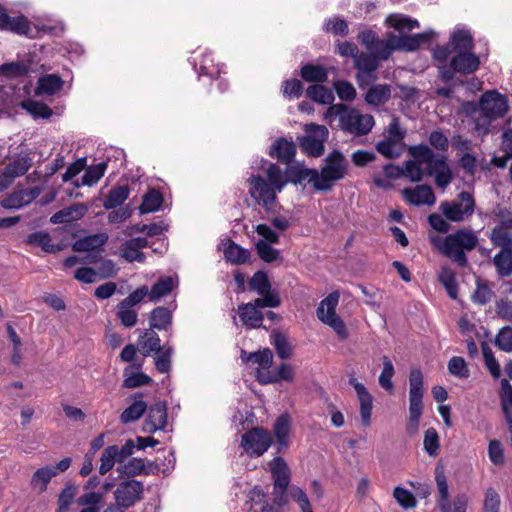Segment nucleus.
<instances>
[{
	"instance_id": "obj_1",
	"label": "nucleus",
	"mask_w": 512,
	"mask_h": 512,
	"mask_svg": "<svg viewBox=\"0 0 512 512\" xmlns=\"http://www.w3.org/2000/svg\"><path fill=\"white\" fill-rule=\"evenodd\" d=\"M336 118L340 129L354 136L367 135L375 125L372 115L363 114L345 104H334L327 109L325 119L332 122Z\"/></svg>"
},
{
	"instance_id": "obj_2",
	"label": "nucleus",
	"mask_w": 512,
	"mask_h": 512,
	"mask_svg": "<svg viewBox=\"0 0 512 512\" xmlns=\"http://www.w3.org/2000/svg\"><path fill=\"white\" fill-rule=\"evenodd\" d=\"M509 110L505 96L497 91H488L480 99L479 109L474 116L475 131L479 135L489 132L492 121L503 117Z\"/></svg>"
},
{
	"instance_id": "obj_3",
	"label": "nucleus",
	"mask_w": 512,
	"mask_h": 512,
	"mask_svg": "<svg viewBox=\"0 0 512 512\" xmlns=\"http://www.w3.org/2000/svg\"><path fill=\"white\" fill-rule=\"evenodd\" d=\"M478 244L477 233L471 229L461 228L448 234L440 249L457 265L464 267L467 264L465 251L473 250Z\"/></svg>"
},
{
	"instance_id": "obj_4",
	"label": "nucleus",
	"mask_w": 512,
	"mask_h": 512,
	"mask_svg": "<svg viewBox=\"0 0 512 512\" xmlns=\"http://www.w3.org/2000/svg\"><path fill=\"white\" fill-rule=\"evenodd\" d=\"M423 375L419 369H412L409 376V418L406 431L409 435L418 432L423 413Z\"/></svg>"
},
{
	"instance_id": "obj_5",
	"label": "nucleus",
	"mask_w": 512,
	"mask_h": 512,
	"mask_svg": "<svg viewBox=\"0 0 512 512\" xmlns=\"http://www.w3.org/2000/svg\"><path fill=\"white\" fill-rule=\"evenodd\" d=\"M348 171V162L344 155L334 150L325 158V163L319 172L316 190L329 191L336 181L345 178Z\"/></svg>"
},
{
	"instance_id": "obj_6",
	"label": "nucleus",
	"mask_w": 512,
	"mask_h": 512,
	"mask_svg": "<svg viewBox=\"0 0 512 512\" xmlns=\"http://www.w3.org/2000/svg\"><path fill=\"white\" fill-rule=\"evenodd\" d=\"M436 482V502L440 512H466L468 506V497L464 493H459L450 498L447 478L442 469L435 470Z\"/></svg>"
},
{
	"instance_id": "obj_7",
	"label": "nucleus",
	"mask_w": 512,
	"mask_h": 512,
	"mask_svg": "<svg viewBox=\"0 0 512 512\" xmlns=\"http://www.w3.org/2000/svg\"><path fill=\"white\" fill-rule=\"evenodd\" d=\"M442 215L451 222L461 223L469 220L475 212L474 196L467 191L459 193L453 200L440 204Z\"/></svg>"
},
{
	"instance_id": "obj_8",
	"label": "nucleus",
	"mask_w": 512,
	"mask_h": 512,
	"mask_svg": "<svg viewBox=\"0 0 512 512\" xmlns=\"http://www.w3.org/2000/svg\"><path fill=\"white\" fill-rule=\"evenodd\" d=\"M340 295L332 292L326 296L316 309L317 318L325 325L334 330L340 339L348 337V331L344 321L336 313Z\"/></svg>"
},
{
	"instance_id": "obj_9",
	"label": "nucleus",
	"mask_w": 512,
	"mask_h": 512,
	"mask_svg": "<svg viewBox=\"0 0 512 512\" xmlns=\"http://www.w3.org/2000/svg\"><path fill=\"white\" fill-rule=\"evenodd\" d=\"M250 196L261 205L267 213H274L277 207V193L274 186L259 175H251L248 180Z\"/></svg>"
},
{
	"instance_id": "obj_10",
	"label": "nucleus",
	"mask_w": 512,
	"mask_h": 512,
	"mask_svg": "<svg viewBox=\"0 0 512 512\" xmlns=\"http://www.w3.org/2000/svg\"><path fill=\"white\" fill-rule=\"evenodd\" d=\"M306 135L299 139V146L306 154L319 157L324 152V143L328 138V129L314 123L305 126Z\"/></svg>"
},
{
	"instance_id": "obj_11",
	"label": "nucleus",
	"mask_w": 512,
	"mask_h": 512,
	"mask_svg": "<svg viewBox=\"0 0 512 512\" xmlns=\"http://www.w3.org/2000/svg\"><path fill=\"white\" fill-rule=\"evenodd\" d=\"M271 444V434L260 427L247 431L241 437V447L250 457L262 456L270 448Z\"/></svg>"
},
{
	"instance_id": "obj_12",
	"label": "nucleus",
	"mask_w": 512,
	"mask_h": 512,
	"mask_svg": "<svg viewBox=\"0 0 512 512\" xmlns=\"http://www.w3.org/2000/svg\"><path fill=\"white\" fill-rule=\"evenodd\" d=\"M269 470L274 481V493L278 505L287 503L286 491L290 482V469L282 457H275L269 462Z\"/></svg>"
},
{
	"instance_id": "obj_13",
	"label": "nucleus",
	"mask_w": 512,
	"mask_h": 512,
	"mask_svg": "<svg viewBox=\"0 0 512 512\" xmlns=\"http://www.w3.org/2000/svg\"><path fill=\"white\" fill-rule=\"evenodd\" d=\"M434 34L432 30L414 35L389 34L386 41L392 52L394 50L411 52L418 49L421 44L430 42Z\"/></svg>"
},
{
	"instance_id": "obj_14",
	"label": "nucleus",
	"mask_w": 512,
	"mask_h": 512,
	"mask_svg": "<svg viewBox=\"0 0 512 512\" xmlns=\"http://www.w3.org/2000/svg\"><path fill=\"white\" fill-rule=\"evenodd\" d=\"M144 487L140 481L127 480L121 482L114 492L118 506L129 508L141 499Z\"/></svg>"
},
{
	"instance_id": "obj_15",
	"label": "nucleus",
	"mask_w": 512,
	"mask_h": 512,
	"mask_svg": "<svg viewBox=\"0 0 512 512\" xmlns=\"http://www.w3.org/2000/svg\"><path fill=\"white\" fill-rule=\"evenodd\" d=\"M147 409V416L142 427L143 432L153 434L156 431L164 430L167 426V404L159 401Z\"/></svg>"
},
{
	"instance_id": "obj_16",
	"label": "nucleus",
	"mask_w": 512,
	"mask_h": 512,
	"mask_svg": "<svg viewBox=\"0 0 512 512\" xmlns=\"http://www.w3.org/2000/svg\"><path fill=\"white\" fill-rule=\"evenodd\" d=\"M489 239L501 250L512 249V216L502 215L500 222L491 230Z\"/></svg>"
},
{
	"instance_id": "obj_17",
	"label": "nucleus",
	"mask_w": 512,
	"mask_h": 512,
	"mask_svg": "<svg viewBox=\"0 0 512 512\" xmlns=\"http://www.w3.org/2000/svg\"><path fill=\"white\" fill-rule=\"evenodd\" d=\"M350 385L353 386L357 394L360 404V417L364 426L368 427L371 424V414L373 407V397L368 392L366 387L358 382L356 378L349 379Z\"/></svg>"
},
{
	"instance_id": "obj_18",
	"label": "nucleus",
	"mask_w": 512,
	"mask_h": 512,
	"mask_svg": "<svg viewBox=\"0 0 512 512\" xmlns=\"http://www.w3.org/2000/svg\"><path fill=\"white\" fill-rule=\"evenodd\" d=\"M255 361L253 363L257 364V368L255 370L256 380L261 385L271 384L274 379L271 378L272 372L270 368L273 363V354L270 349H263L257 352V355H254Z\"/></svg>"
},
{
	"instance_id": "obj_19",
	"label": "nucleus",
	"mask_w": 512,
	"mask_h": 512,
	"mask_svg": "<svg viewBox=\"0 0 512 512\" xmlns=\"http://www.w3.org/2000/svg\"><path fill=\"white\" fill-rule=\"evenodd\" d=\"M404 198L412 205H434L436 202L435 194L428 185H418L414 188H405L403 191Z\"/></svg>"
},
{
	"instance_id": "obj_20",
	"label": "nucleus",
	"mask_w": 512,
	"mask_h": 512,
	"mask_svg": "<svg viewBox=\"0 0 512 512\" xmlns=\"http://www.w3.org/2000/svg\"><path fill=\"white\" fill-rule=\"evenodd\" d=\"M450 61L452 70L461 74L474 73L480 66L479 57L471 51H460Z\"/></svg>"
},
{
	"instance_id": "obj_21",
	"label": "nucleus",
	"mask_w": 512,
	"mask_h": 512,
	"mask_svg": "<svg viewBox=\"0 0 512 512\" xmlns=\"http://www.w3.org/2000/svg\"><path fill=\"white\" fill-rule=\"evenodd\" d=\"M64 80L58 74H43L38 77L34 96H54L63 88Z\"/></svg>"
},
{
	"instance_id": "obj_22",
	"label": "nucleus",
	"mask_w": 512,
	"mask_h": 512,
	"mask_svg": "<svg viewBox=\"0 0 512 512\" xmlns=\"http://www.w3.org/2000/svg\"><path fill=\"white\" fill-rule=\"evenodd\" d=\"M354 65L358 70L357 80L359 86H362L365 81L374 79V77H372V73L378 68L379 63L376 56L361 53L356 56Z\"/></svg>"
},
{
	"instance_id": "obj_23",
	"label": "nucleus",
	"mask_w": 512,
	"mask_h": 512,
	"mask_svg": "<svg viewBox=\"0 0 512 512\" xmlns=\"http://www.w3.org/2000/svg\"><path fill=\"white\" fill-rule=\"evenodd\" d=\"M260 309L255 305V301L239 305L238 316L243 325L250 329L261 327L264 315Z\"/></svg>"
},
{
	"instance_id": "obj_24",
	"label": "nucleus",
	"mask_w": 512,
	"mask_h": 512,
	"mask_svg": "<svg viewBox=\"0 0 512 512\" xmlns=\"http://www.w3.org/2000/svg\"><path fill=\"white\" fill-rule=\"evenodd\" d=\"M177 276H165L158 279V281L148 289V298L151 302H158L163 297L169 295L178 286Z\"/></svg>"
},
{
	"instance_id": "obj_25",
	"label": "nucleus",
	"mask_w": 512,
	"mask_h": 512,
	"mask_svg": "<svg viewBox=\"0 0 512 512\" xmlns=\"http://www.w3.org/2000/svg\"><path fill=\"white\" fill-rule=\"evenodd\" d=\"M427 173L435 177L436 185L440 188H446L453 178L445 157L437 158L427 168Z\"/></svg>"
},
{
	"instance_id": "obj_26",
	"label": "nucleus",
	"mask_w": 512,
	"mask_h": 512,
	"mask_svg": "<svg viewBox=\"0 0 512 512\" xmlns=\"http://www.w3.org/2000/svg\"><path fill=\"white\" fill-rule=\"evenodd\" d=\"M88 211V207L83 203L74 204L69 207H65L55 213L50 221L54 224L59 223H70L73 221H77L84 217L86 212Z\"/></svg>"
},
{
	"instance_id": "obj_27",
	"label": "nucleus",
	"mask_w": 512,
	"mask_h": 512,
	"mask_svg": "<svg viewBox=\"0 0 512 512\" xmlns=\"http://www.w3.org/2000/svg\"><path fill=\"white\" fill-rule=\"evenodd\" d=\"M296 152L295 144L284 138L277 139L271 146L269 155L277 160L289 164Z\"/></svg>"
},
{
	"instance_id": "obj_28",
	"label": "nucleus",
	"mask_w": 512,
	"mask_h": 512,
	"mask_svg": "<svg viewBox=\"0 0 512 512\" xmlns=\"http://www.w3.org/2000/svg\"><path fill=\"white\" fill-rule=\"evenodd\" d=\"M34 246H40L46 253H57L62 251L66 244L59 239V233L54 232L52 235L47 233H34Z\"/></svg>"
},
{
	"instance_id": "obj_29",
	"label": "nucleus",
	"mask_w": 512,
	"mask_h": 512,
	"mask_svg": "<svg viewBox=\"0 0 512 512\" xmlns=\"http://www.w3.org/2000/svg\"><path fill=\"white\" fill-rule=\"evenodd\" d=\"M148 245L146 238L136 237L126 241L122 249V257L128 262H144L145 256L141 249Z\"/></svg>"
},
{
	"instance_id": "obj_30",
	"label": "nucleus",
	"mask_w": 512,
	"mask_h": 512,
	"mask_svg": "<svg viewBox=\"0 0 512 512\" xmlns=\"http://www.w3.org/2000/svg\"><path fill=\"white\" fill-rule=\"evenodd\" d=\"M160 338L153 329L144 330L138 339V349L144 356H150L162 348Z\"/></svg>"
},
{
	"instance_id": "obj_31",
	"label": "nucleus",
	"mask_w": 512,
	"mask_h": 512,
	"mask_svg": "<svg viewBox=\"0 0 512 512\" xmlns=\"http://www.w3.org/2000/svg\"><path fill=\"white\" fill-rule=\"evenodd\" d=\"M449 45L457 53L460 51H471L473 48V37L469 30L455 28L450 35Z\"/></svg>"
},
{
	"instance_id": "obj_32",
	"label": "nucleus",
	"mask_w": 512,
	"mask_h": 512,
	"mask_svg": "<svg viewBox=\"0 0 512 512\" xmlns=\"http://www.w3.org/2000/svg\"><path fill=\"white\" fill-rule=\"evenodd\" d=\"M108 240L107 233H97L76 240L72 246L74 251H93L102 247Z\"/></svg>"
},
{
	"instance_id": "obj_33",
	"label": "nucleus",
	"mask_w": 512,
	"mask_h": 512,
	"mask_svg": "<svg viewBox=\"0 0 512 512\" xmlns=\"http://www.w3.org/2000/svg\"><path fill=\"white\" fill-rule=\"evenodd\" d=\"M391 97V89L387 84H376L368 89L365 94V101L372 106L385 104Z\"/></svg>"
},
{
	"instance_id": "obj_34",
	"label": "nucleus",
	"mask_w": 512,
	"mask_h": 512,
	"mask_svg": "<svg viewBox=\"0 0 512 512\" xmlns=\"http://www.w3.org/2000/svg\"><path fill=\"white\" fill-rule=\"evenodd\" d=\"M32 202V189H24L11 193L1 201L5 209H19Z\"/></svg>"
},
{
	"instance_id": "obj_35",
	"label": "nucleus",
	"mask_w": 512,
	"mask_h": 512,
	"mask_svg": "<svg viewBox=\"0 0 512 512\" xmlns=\"http://www.w3.org/2000/svg\"><path fill=\"white\" fill-rule=\"evenodd\" d=\"M147 410V404L141 397H134V401L120 415V421L128 424L139 420Z\"/></svg>"
},
{
	"instance_id": "obj_36",
	"label": "nucleus",
	"mask_w": 512,
	"mask_h": 512,
	"mask_svg": "<svg viewBox=\"0 0 512 512\" xmlns=\"http://www.w3.org/2000/svg\"><path fill=\"white\" fill-rule=\"evenodd\" d=\"M149 323L151 329L167 330L172 323V312L166 307L159 306L151 311Z\"/></svg>"
},
{
	"instance_id": "obj_37",
	"label": "nucleus",
	"mask_w": 512,
	"mask_h": 512,
	"mask_svg": "<svg viewBox=\"0 0 512 512\" xmlns=\"http://www.w3.org/2000/svg\"><path fill=\"white\" fill-rule=\"evenodd\" d=\"M34 29L37 34L59 35L64 31L61 22L49 17H34Z\"/></svg>"
},
{
	"instance_id": "obj_38",
	"label": "nucleus",
	"mask_w": 512,
	"mask_h": 512,
	"mask_svg": "<svg viewBox=\"0 0 512 512\" xmlns=\"http://www.w3.org/2000/svg\"><path fill=\"white\" fill-rule=\"evenodd\" d=\"M129 194L130 190L126 185L111 189L103 201L104 208L109 210L122 205L129 197Z\"/></svg>"
},
{
	"instance_id": "obj_39",
	"label": "nucleus",
	"mask_w": 512,
	"mask_h": 512,
	"mask_svg": "<svg viewBox=\"0 0 512 512\" xmlns=\"http://www.w3.org/2000/svg\"><path fill=\"white\" fill-rule=\"evenodd\" d=\"M30 70V61H13L0 65V76L8 78L21 77Z\"/></svg>"
},
{
	"instance_id": "obj_40",
	"label": "nucleus",
	"mask_w": 512,
	"mask_h": 512,
	"mask_svg": "<svg viewBox=\"0 0 512 512\" xmlns=\"http://www.w3.org/2000/svg\"><path fill=\"white\" fill-rule=\"evenodd\" d=\"M224 256L227 261L235 264H243L250 258V252L236 243L230 241L225 244Z\"/></svg>"
},
{
	"instance_id": "obj_41",
	"label": "nucleus",
	"mask_w": 512,
	"mask_h": 512,
	"mask_svg": "<svg viewBox=\"0 0 512 512\" xmlns=\"http://www.w3.org/2000/svg\"><path fill=\"white\" fill-rule=\"evenodd\" d=\"M387 24L400 32L411 31L419 27V22L403 14H391L386 19Z\"/></svg>"
},
{
	"instance_id": "obj_42",
	"label": "nucleus",
	"mask_w": 512,
	"mask_h": 512,
	"mask_svg": "<svg viewBox=\"0 0 512 512\" xmlns=\"http://www.w3.org/2000/svg\"><path fill=\"white\" fill-rule=\"evenodd\" d=\"M405 144H401L384 137L383 140L376 144V150L388 159H396L400 157L404 151Z\"/></svg>"
},
{
	"instance_id": "obj_43",
	"label": "nucleus",
	"mask_w": 512,
	"mask_h": 512,
	"mask_svg": "<svg viewBox=\"0 0 512 512\" xmlns=\"http://www.w3.org/2000/svg\"><path fill=\"white\" fill-rule=\"evenodd\" d=\"M498 274L508 277L512 274V249L500 250L493 258Z\"/></svg>"
},
{
	"instance_id": "obj_44",
	"label": "nucleus",
	"mask_w": 512,
	"mask_h": 512,
	"mask_svg": "<svg viewBox=\"0 0 512 512\" xmlns=\"http://www.w3.org/2000/svg\"><path fill=\"white\" fill-rule=\"evenodd\" d=\"M100 462L99 473L101 475H105L112 470L116 462L121 463L122 461L117 454V445L106 447L102 452Z\"/></svg>"
},
{
	"instance_id": "obj_45",
	"label": "nucleus",
	"mask_w": 512,
	"mask_h": 512,
	"mask_svg": "<svg viewBox=\"0 0 512 512\" xmlns=\"http://www.w3.org/2000/svg\"><path fill=\"white\" fill-rule=\"evenodd\" d=\"M163 202L162 194L156 190H149L143 197L142 204L139 207L141 214H147L157 211Z\"/></svg>"
},
{
	"instance_id": "obj_46",
	"label": "nucleus",
	"mask_w": 512,
	"mask_h": 512,
	"mask_svg": "<svg viewBox=\"0 0 512 512\" xmlns=\"http://www.w3.org/2000/svg\"><path fill=\"white\" fill-rule=\"evenodd\" d=\"M173 347L165 344L155 354L154 363L156 369L160 373H168L171 369V357L173 354Z\"/></svg>"
},
{
	"instance_id": "obj_47",
	"label": "nucleus",
	"mask_w": 512,
	"mask_h": 512,
	"mask_svg": "<svg viewBox=\"0 0 512 512\" xmlns=\"http://www.w3.org/2000/svg\"><path fill=\"white\" fill-rule=\"evenodd\" d=\"M383 369L379 375V385L389 393L394 391V384L392 378L395 370L392 361L387 357H382Z\"/></svg>"
},
{
	"instance_id": "obj_48",
	"label": "nucleus",
	"mask_w": 512,
	"mask_h": 512,
	"mask_svg": "<svg viewBox=\"0 0 512 512\" xmlns=\"http://www.w3.org/2000/svg\"><path fill=\"white\" fill-rule=\"evenodd\" d=\"M301 76L307 82H325L328 73L322 66L306 64L301 68Z\"/></svg>"
},
{
	"instance_id": "obj_49",
	"label": "nucleus",
	"mask_w": 512,
	"mask_h": 512,
	"mask_svg": "<svg viewBox=\"0 0 512 512\" xmlns=\"http://www.w3.org/2000/svg\"><path fill=\"white\" fill-rule=\"evenodd\" d=\"M290 432V419L287 414H282L274 424V434L280 446H288V435Z\"/></svg>"
},
{
	"instance_id": "obj_50",
	"label": "nucleus",
	"mask_w": 512,
	"mask_h": 512,
	"mask_svg": "<svg viewBox=\"0 0 512 512\" xmlns=\"http://www.w3.org/2000/svg\"><path fill=\"white\" fill-rule=\"evenodd\" d=\"M306 93L311 100L320 104H331L334 101L332 91L322 85H311Z\"/></svg>"
},
{
	"instance_id": "obj_51",
	"label": "nucleus",
	"mask_w": 512,
	"mask_h": 512,
	"mask_svg": "<svg viewBox=\"0 0 512 512\" xmlns=\"http://www.w3.org/2000/svg\"><path fill=\"white\" fill-rule=\"evenodd\" d=\"M439 281L445 287L448 295L452 299H456L458 295V286L455 273L448 267H443L439 274Z\"/></svg>"
},
{
	"instance_id": "obj_52",
	"label": "nucleus",
	"mask_w": 512,
	"mask_h": 512,
	"mask_svg": "<svg viewBox=\"0 0 512 512\" xmlns=\"http://www.w3.org/2000/svg\"><path fill=\"white\" fill-rule=\"evenodd\" d=\"M106 168V162H100L88 167L82 176V185L92 186L96 184L104 175Z\"/></svg>"
},
{
	"instance_id": "obj_53",
	"label": "nucleus",
	"mask_w": 512,
	"mask_h": 512,
	"mask_svg": "<svg viewBox=\"0 0 512 512\" xmlns=\"http://www.w3.org/2000/svg\"><path fill=\"white\" fill-rule=\"evenodd\" d=\"M268 183L276 188L278 191H282L287 184L286 176L283 174L281 168L276 164L270 163L266 170Z\"/></svg>"
},
{
	"instance_id": "obj_54",
	"label": "nucleus",
	"mask_w": 512,
	"mask_h": 512,
	"mask_svg": "<svg viewBox=\"0 0 512 512\" xmlns=\"http://www.w3.org/2000/svg\"><path fill=\"white\" fill-rule=\"evenodd\" d=\"M195 68L200 75H206L211 78L220 73V69L214 64V59L210 53L203 54L200 61L195 64Z\"/></svg>"
},
{
	"instance_id": "obj_55",
	"label": "nucleus",
	"mask_w": 512,
	"mask_h": 512,
	"mask_svg": "<svg viewBox=\"0 0 512 512\" xmlns=\"http://www.w3.org/2000/svg\"><path fill=\"white\" fill-rule=\"evenodd\" d=\"M406 133H407L406 129H404L400 126L399 119L397 117H393L391 122L389 123V125L387 126V128L384 131V137L389 140H392V141H395V142H398L401 144H405L404 139H405Z\"/></svg>"
},
{
	"instance_id": "obj_56",
	"label": "nucleus",
	"mask_w": 512,
	"mask_h": 512,
	"mask_svg": "<svg viewBox=\"0 0 512 512\" xmlns=\"http://www.w3.org/2000/svg\"><path fill=\"white\" fill-rule=\"evenodd\" d=\"M409 152L416 162L426 164L427 168L437 159L433 151L425 145L412 146L409 148Z\"/></svg>"
},
{
	"instance_id": "obj_57",
	"label": "nucleus",
	"mask_w": 512,
	"mask_h": 512,
	"mask_svg": "<svg viewBox=\"0 0 512 512\" xmlns=\"http://www.w3.org/2000/svg\"><path fill=\"white\" fill-rule=\"evenodd\" d=\"M57 475L56 467L54 466H45L39 468L34 472V486L39 485V489L41 491L46 490L47 484L50 482L52 477Z\"/></svg>"
},
{
	"instance_id": "obj_58",
	"label": "nucleus",
	"mask_w": 512,
	"mask_h": 512,
	"mask_svg": "<svg viewBox=\"0 0 512 512\" xmlns=\"http://www.w3.org/2000/svg\"><path fill=\"white\" fill-rule=\"evenodd\" d=\"M423 446L429 456H436L438 454L440 440L435 428H429L425 431Z\"/></svg>"
},
{
	"instance_id": "obj_59",
	"label": "nucleus",
	"mask_w": 512,
	"mask_h": 512,
	"mask_svg": "<svg viewBox=\"0 0 512 512\" xmlns=\"http://www.w3.org/2000/svg\"><path fill=\"white\" fill-rule=\"evenodd\" d=\"M272 244L267 243L264 240H259L256 243V251L261 260L267 263H271L280 258L279 250L273 248Z\"/></svg>"
},
{
	"instance_id": "obj_60",
	"label": "nucleus",
	"mask_w": 512,
	"mask_h": 512,
	"mask_svg": "<svg viewBox=\"0 0 512 512\" xmlns=\"http://www.w3.org/2000/svg\"><path fill=\"white\" fill-rule=\"evenodd\" d=\"M249 287L251 290L257 292L258 294H264L269 292V289H271V284L267 274L263 271H258L249 280Z\"/></svg>"
},
{
	"instance_id": "obj_61",
	"label": "nucleus",
	"mask_w": 512,
	"mask_h": 512,
	"mask_svg": "<svg viewBox=\"0 0 512 512\" xmlns=\"http://www.w3.org/2000/svg\"><path fill=\"white\" fill-rule=\"evenodd\" d=\"M393 497L404 509L414 508L417 505L416 498L409 490L397 486L394 488Z\"/></svg>"
},
{
	"instance_id": "obj_62",
	"label": "nucleus",
	"mask_w": 512,
	"mask_h": 512,
	"mask_svg": "<svg viewBox=\"0 0 512 512\" xmlns=\"http://www.w3.org/2000/svg\"><path fill=\"white\" fill-rule=\"evenodd\" d=\"M117 316L125 327L135 326L138 319V314L133 307L126 306L123 303L118 304Z\"/></svg>"
},
{
	"instance_id": "obj_63",
	"label": "nucleus",
	"mask_w": 512,
	"mask_h": 512,
	"mask_svg": "<svg viewBox=\"0 0 512 512\" xmlns=\"http://www.w3.org/2000/svg\"><path fill=\"white\" fill-rule=\"evenodd\" d=\"M338 97L343 101H353L356 98V89L346 80H337L333 84Z\"/></svg>"
},
{
	"instance_id": "obj_64",
	"label": "nucleus",
	"mask_w": 512,
	"mask_h": 512,
	"mask_svg": "<svg viewBox=\"0 0 512 512\" xmlns=\"http://www.w3.org/2000/svg\"><path fill=\"white\" fill-rule=\"evenodd\" d=\"M495 344L505 352H512V328H502L495 338Z\"/></svg>"
}]
</instances>
